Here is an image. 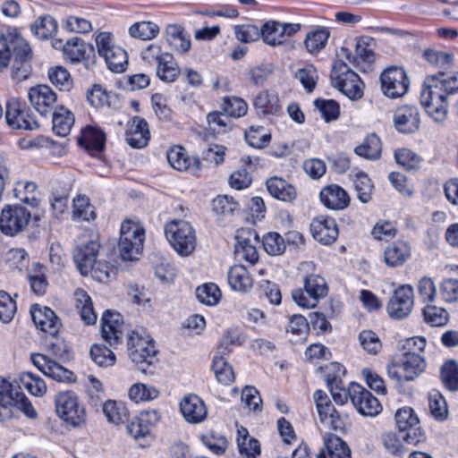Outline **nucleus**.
<instances>
[{
	"instance_id": "obj_1",
	"label": "nucleus",
	"mask_w": 458,
	"mask_h": 458,
	"mask_svg": "<svg viewBox=\"0 0 458 458\" xmlns=\"http://www.w3.org/2000/svg\"><path fill=\"white\" fill-rule=\"evenodd\" d=\"M458 92V72L439 71L425 78L420 92V103L436 123L446 120L449 98Z\"/></svg>"
},
{
	"instance_id": "obj_2",
	"label": "nucleus",
	"mask_w": 458,
	"mask_h": 458,
	"mask_svg": "<svg viewBox=\"0 0 458 458\" xmlns=\"http://www.w3.org/2000/svg\"><path fill=\"white\" fill-rule=\"evenodd\" d=\"M9 38L0 41V69L6 68L12 59V78L17 81H25L32 71V50L17 32L10 34Z\"/></svg>"
},
{
	"instance_id": "obj_3",
	"label": "nucleus",
	"mask_w": 458,
	"mask_h": 458,
	"mask_svg": "<svg viewBox=\"0 0 458 458\" xmlns=\"http://www.w3.org/2000/svg\"><path fill=\"white\" fill-rule=\"evenodd\" d=\"M15 409L21 411L30 419L38 415L29 398L20 387L13 386L9 381L0 377V420L13 417Z\"/></svg>"
},
{
	"instance_id": "obj_4",
	"label": "nucleus",
	"mask_w": 458,
	"mask_h": 458,
	"mask_svg": "<svg viewBox=\"0 0 458 458\" xmlns=\"http://www.w3.org/2000/svg\"><path fill=\"white\" fill-rule=\"evenodd\" d=\"M165 236L173 249L181 257L193 253L197 246L194 228L184 220H172L165 225Z\"/></svg>"
},
{
	"instance_id": "obj_5",
	"label": "nucleus",
	"mask_w": 458,
	"mask_h": 458,
	"mask_svg": "<svg viewBox=\"0 0 458 458\" xmlns=\"http://www.w3.org/2000/svg\"><path fill=\"white\" fill-rule=\"evenodd\" d=\"M128 353L132 362L142 373H153L157 350L153 339L148 335L132 332L128 338Z\"/></svg>"
},
{
	"instance_id": "obj_6",
	"label": "nucleus",
	"mask_w": 458,
	"mask_h": 458,
	"mask_svg": "<svg viewBox=\"0 0 458 458\" xmlns=\"http://www.w3.org/2000/svg\"><path fill=\"white\" fill-rule=\"evenodd\" d=\"M144 229L131 220H125L120 229L118 250L124 261L136 259L143 249Z\"/></svg>"
},
{
	"instance_id": "obj_7",
	"label": "nucleus",
	"mask_w": 458,
	"mask_h": 458,
	"mask_svg": "<svg viewBox=\"0 0 458 458\" xmlns=\"http://www.w3.org/2000/svg\"><path fill=\"white\" fill-rule=\"evenodd\" d=\"M328 292L327 284L324 277L310 274L303 278V288L293 291L292 297L295 303L301 308H314L320 299Z\"/></svg>"
},
{
	"instance_id": "obj_8",
	"label": "nucleus",
	"mask_w": 458,
	"mask_h": 458,
	"mask_svg": "<svg viewBox=\"0 0 458 458\" xmlns=\"http://www.w3.org/2000/svg\"><path fill=\"white\" fill-rule=\"evenodd\" d=\"M330 77L333 86L350 99H359L363 96V82L346 64L336 62Z\"/></svg>"
},
{
	"instance_id": "obj_9",
	"label": "nucleus",
	"mask_w": 458,
	"mask_h": 458,
	"mask_svg": "<svg viewBox=\"0 0 458 458\" xmlns=\"http://www.w3.org/2000/svg\"><path fill=\"white\" fill-rule=\"evenodd\" d=\"M55 411L58 417L73 427H80L86 420V411L72 391L59 392L55 396Z\"/></svg>"
},
{
	"instance_id": "obj_10",
	"label": "nucleus",
	"mask_w": 458,
	"mask_h": 458,
	"mask_svg": "<svg viewBox=\"0 0 458 458\" xmlns=\"http://www.w3.org/2000/svg\"><path fill=\"white\" fill-rule=\"evenodd\" d=\"M95 41L98 53L105 59L108 69L114 72H123L128 64L127 53L122 47L114 45L112 34L99 32L96 35Z\"/></svg>"
},
{
	"instance_id": "obj_11",
	"label": "nucleus",
	"mask_w": 458,
	"mask_h": 458,
	"mask_svg": "<svg viewBox=\"0 0 458 458\" xmlns=\"http://www.w3.org/2000/svg\"><path fill=\"white\" fill-rule=\"evenodd\" d=\"M381 89L389 98L403 97L409 89L410 80L402 67L391 66L384 70L380 75Z\"/></svg>"
},
{
	"instance_id": "obj_12",
	"label": "nucleus",
	"mask_w": 458,
	"mask_h": 458,
	"mask_svg": "<svg viewBox=\"0 0 458 458\" xmlns=\"http://www.w3.org/2000/svg\"><path fill=\"white\" fill-rule=\"evenodd\" d=\"M30 217V213L22 206L7 205L0 215V231L5 235L14 236L26 228Z\"/></svg>"
},
{
	"instance_id": "obj_13",
	"label": "nucleus",
	"mask_w": 458,
	"mask_h": 458,
	"mask_svg": "<svg viewBox=\"0 0 458 458\" xmlns=\"http://www.w3.org/2000/svg\"><path fill=\"white\" fill-rule=\"evenodd\" d=\"M5 119L13 128L35 130L39 127L30 109L16 98H12L6 102Z\"/></svg>"
},
{
	"instance_id": "obj_14",
	"label": "nucleus",
	"mask_w": 458,
	"mask_h": 458,
	"mask_svg": "<svg viewBox=\"0 0 458 458\" xmlns=\"http://www.w3.org/2000/svg\"><path fill=\"white\" fill-rule=\"evenodd\" d=\"M65 59L72 64L83 63L86 69L90 70L96 64L95 49L92 45L79 37H73L63 46Z\"/></svg>"
},
{
	"instance_id": "obj_15",
	"label": "nucleus",
	"mask_w": 458,
	"mask_h": 458,
	"mask_svg": "<svg viewBox=\"0 0 458 458\" xmlns=\"http://www.w3.org/2000/svg\"><path fill=\"white\" fill-rule=\"evenodd\" d=\"M349 398L363 416L374 417L380 413L382 406L379 401L372 394L356 383H351L348 388Z\"/></svg>"
},
{
	"instance_id": "obj_16",
	"label": "nucleus",
	"mask_w": 458,
	"mask_h": 458,
	"mask_svg": "<svg viewBox=\"0 0 458 458\" xmlns=\"http://www.w3.org/2000/svg\"><path fill=\"white\" fill-rule=\"evenodd\" d=\"M414 292L410 284L399 286L393 293L387 304L388 315L396 319L406 318L413 308Z\"/></svg>"
},
{
	"instance_id": "obj_17",
	"label": "nucleus",
	"mask_w": 458,
	"mask_h": 458,
	"mask_svg": "<svg viewBox=\"0 0 458 458\" xmlns=\"http://www.w3.org/2000/svg\"><path fill=\"white\" fill-rule=\"evenodd\" d=\"M28 99L42 116H47L57 107V95L48 85L39 84L30 88Z\"/></svg>"
},
{
	"instance_id": "obj_18",
	"label": "nucleus",
	"mask_w": 458,
	"mask_h": 458,
	"mask_svg": "<svg viewBox=\"0 0 458 458\" xmlns=\"http://www.w3.org/2000/svg\"><path fill=\"white\" fill-rule=\"evenodd\" d=\"M31 361L44 375L56 381L72 382L74 380V375L72 371L44 354H31Z\"/></svg>"
},
{
	"instance_id": "obj_19",
	"label": "nucleus",
	"mask_w": 458,
	"mask_h": 458,
	"mask_svg": "<svg viewBox=\"0 0 458 458\" xmlns=\"http://www.w3.org/2000/svg\"><path fill=\"white\" fill-rule=\"evenodd\" d=\"M394 125L395 129L404 134L417 131L420 124V111L417 106L405 105L399 106L394 114Z\"/></svg>"
},
{
	"instance_id": "obj_20",
	"label": "nucleus",
	"mask_w": 458,
	"mask_h": 458,
	"mask_svg": "<svg viewBox=\"0 0 458 458\" xmlns=\"http://www.w3.org/2000/svg\"><path fill=\"white\" fill-rule=\"evenodd\" d=\"M100 243L96 240H90L76 247L73 260L81 276L89 274L92 265L97 261Z\"/></svg>"
},
{
	"instance_id": "obj_21",
	"label": "nucleus",
	"mask_w": 458,
	"mask_h": 458,
	"mask_svg": "<svg viewBox=\"0 0 458 458\" xmlns=\"http://www.w3.org/2000/svg\"><path fill=\"white\" fill-rule=\"evenodd\" d=\"M123 318L121 314L106 310L101 318V334L102 337L111 346L117 345L122 343L123 339Z\"/></svg>"
},
{
	"instance_id": "obj_22",
	"label": "nucleus",
	"mask_w": 458,
	"mask_h": 458,
	"mask_svg": "<svg viewBox=\"0 0 458 458\" xmlns=\"http://www.w3.org/2000/svg\"><path fill=\"white\" fill-rule=\"evenodd\" d=\"M313 238L324 245L335 242L338 237V227L335 220L328 216H318L310 224Z\"/></svg>"
},
{
	"instance_id": "obj_23",
	"label": "nucleus",
	"mask_w": 458,
	"mask_h": 458,
	"mask_svg": "<svg viewBox=\"0 0 458 458\" xmlns=\"http://www.w3.org/2000/svg\"><path fill=\"white\" fill-rule=\"evenodd\" d=\"M30 314L37 328L48 333L52 336L58 332L61 323L50 308L34 304L31 306Z\"/></svg>"
},
{
	"instance_id": "obj_24",
	"label": "nucleus",
	"mask_w": 458,
	"mask_h": 458,
	"mask_svg": "<svg viewBox=\"0 0 458 458\" xmlns=\"http://www.w3.org/2000/svg\"><path fill=\"white\" fill-rule=\"evenodd\" d=\"M341 52L350 64L362 72H366L367 68L374 62V52L369 47V40L367 38L358 39L355 46V55H352L344 47L341 48Z\"/></svg>"
},
{
	"instance_id": "obj_25",
	"label": "nucleus",
	"mask_w": 458,
	"mask_h": 458,
	"mask_svg": "<svg viewBox=\"0 0 458 458\" xmlns=\"http://www.w3.org/2000/svg\"><path fill=\"white\" fill-rule=\"evenodd\" d=\"M180 409L185 420L198 424L205 420L208 408L205 403L196 394H189L181 401Z\"/></svg>"
},
{
	"instance_id": "obj_26",
	"label": "nucleus",
	"mask_w": 458,
	"mask_h": 458,
	"mask_svg": "<svg viewBox=\"0 0 458 458\" xmlns=\"http://www.w3.org/2000/svg\"><path fill=\"white\" fill-rule=\"evenodd\" d=\"M125 139L127 143L134 148H144L150 139L146 120L140 116H134L127 125Z\"/></svg>"
},
{
	"instance_id": "obj_27",
	"label": "nucleus",
	"mask_w": 458,
	"mask_h": 458,
	"mask_svg": "<svg viewBox=\"0 0 458 458\" xmlns=\"http://www.w3.org/2000/svg\"><path fill=\"white\" fill-rule=\"evenodd\" d=\"M167 161L173 168L178 171H190L195 175L199 174L201 169L199 159L191 158L185 149L180 146H175L167 152Z\"/></svg>"
},
{
	"instance_id": "obj_28",
	"label": "nucleus",
	"mask_w": 458,
	"mask_h": 458,
	"mask_svg": "<svg viewBox=\"0 0 458 458\" xmlns=\"http://www.w3.org/2000/svg\"><path fill=\"white\" fill-rule=\"evenodd\" d=\"M319 197L322 204L332 210H343L350 204L348 193L337 184H330L322 188Z\"/></svg>"
},
{
	"instance_id": "obj_29",
	"label": "nucleus",
	"mask_w": 458,
	"mask_h": 458,
	"mask_svg": "<svg viewBox=\"0 0 458 458\" xmlns=\"http://www.w3.org/2000/svg\"><path fill=\"white\" fill-rule=\"evenodd\" d=\"M411 257V247L406 242L399 241L387 246L384 251L386 266L396 267L403 266Z\"/></svg>"
},
{
	"instance_id": "obj_30",
	"label": "nucleus",
	"mask_w": 458,
	"mask_h": 458,
	"mask_svg": "<svg viewBox=\"0 0 458 458\" xmlns=\"http://www.w3.org/2000/svg\"><path fill=\"white\" fill-rule=\"evenodd\" d=\"M227 279L230 287L240 293H247L253 286V279L242 265L231 267L227 273Z\"/></svg>"
},
{
	"instance_id": "obj_31",
	"label": "nucleus",
	"mask_w": 458,
	"mask_h": 458,
	"mask_svg": "<svg viewBox=\"0 0 458 458\" xmlns=\"http://www.w3.org/2000/svg\"><path fill=\"white\" fill-rule=\"evenodd\" d=\"M50 114L55 134L60 137L69 135L74 124V114L64 106H57Z\"/></svg>"
},
{
	"instance_id": "obj_32",
	"label": "nucleus",
	"mask_w": 458,
	"mask_h": 458,
	"mask_svg": "<svg viewBox=\"0 0 458 458\" xmlns=\"http://www.w3.org/2000/svg\"><path fill=\"white\" fill-rule=\"evenodd\" d=\"M400 363L405 381L414 380L426 369V360L421 354L403 353Z\"/></svg>"
},
{
	"instance_id": "obj_33",
	"label": "nucleus",
	"mask_w": 458,
	"mask_h": 458,
	"mask_svg": "<svg viewBox=\"0 0 458 458\" xmlns=\"http://www.w3.org/2000/svg\"><path fill=\"white\" fill-rule=\"evenodd\" d=\"M246 234L247 237H243L242 234L236 237L235 254L238 258L254 264L259 259V254L256 247L251 243V238L257 242H259V239L258 234L251 231L246 232Z\"/></svg>"
},
{
	"instance_id": "obj_34",
	"label": "nucleus",
	"mask_w": 458,
	"mask_h": 458,
	"mask_svg": "<svg viewBox=\"0 0 458 458\" xmlns=\"http://www.w3.org/2000/svg\"><path fill=\"white\" fill-rule=\"evenodd\" d=\"M166 40L174 50L180 53H186L191 46L190 35L182 26L176 24L166 27Z\"/></svg>"
},
{
	"instance_id": "obj_35",
	"label": "nucleus",
	"mask_w": 458,
	"mask_h": 458,
	"mask_svg": "<svg viewBox=\"0 0 458 458\" xmlns=\"http://www.w3.org/2000/svg\"><path fill=\"white\" fill-rule=\"evenodd\" d=\"M267 191L274 198L283 201H292L296 198L295 188L282 178L272 177L266 182Z\"/></svg>"
},
{
	"instance_id": "obj_36",
	"label": "nucleus",
	"mask_w": 458,
	"mask_h": 458,
	"mask_svg": "<svg viewBox=\"0 0 458 458\" xmlns=\"http://www.w3.org/2000/svg\"><path fill=\"white\" fill-rule=\"evenodd\" d=\"M75 307L80 312L81 319L87 325H93L97 321V314L93 310L91 298L87 292L81 288L75 290L74 293Z\"/></svg>"
},
{
	"instance_id": "obj_37",
	"label": "nucleus",
	"mask_w": 458,
	"mask_h": 458,
	"mask_svg": "<svg viewBox=\"0 0 458 458\" xmlns=\"http://www.w3.org/2000/svg\"><path fill=\"white\" fill-rule=\"evenodd\" d=\"M382 145L380 139L375 133L368 135L362 143L354 149L355 154L368 160H377L380 157Z\"/></svg>"
},
{
	"instance_id": "obj_38",
	"label": "nucleus",
	"mask_w": 458,
	"mask_h": 458,
	"mask_svg": "<svg viewBox=\"0 0 458 458\" xmlns=\"http://www.w3.org/2000/svg\"><path fill=\"white\" fill-rule=\"evenodd\" d=\"M180 74V70L173 55L165 52L163 58L157 64V75L165 82L174 81Z\"/></svg>"
},
{
	"instance_id": "obj_39",
	"label": "nucleus",
	"mask_w": 458,
	"mask_h": 458,
	"mask_svg": "<svg viewBox=\"0 0 458 458\" xmlns=\"http://www.w3.org/2000/svg\"><path fill=\"white\" fill-rule=\"evenodd\" d=\"M254 106L258 114L263 116L276 114L281 110L277 97L267 91H263L255 98Z\"/></svg>"
},
{
	"instance_id": "obj_40",
	"label": "nucleus",
	"mask_w": 458,
	"mask_h": 458,
	"mask_svg": "<svg viewBox=\"0 0 458 458\" xmlns=\"http://www.w3.org/2000/svg\"><path fill=\"white\" fill-rule=\"evenodd\" d=\"M72 217L74 220L90 221L96 218L94 206L85 195H78L73 199Z\"/></svg>"
},
{
	"instance_id": "obj_41",
	"label": "nucleus",
	"mask_w": 458,
	"mask_h": 458,
	"mask_svg": "<svg viewBox=\"0 0 458 458\" xmlns=\"http://www.w3.org/2000/svg\"><path fill=\"white\" fill-rule=\"evenodd\" d=\"M105 140L106 136L101 130L88 127L83 131L79 143L89 150L101 151L104 148Z\"/></svg>"
},
{
	"instance_id": "obj_42",
	"label": "nucleus",
	"mask_w": 458,
	"mask_h": 458,
	"mask_svg": "<svg viewBox=\"0 0 458 458\" xmlns=\"http://www.w3.org/2000/svg\"><path fill=\"white\" fill-rule=\"evenodd\" d=\"M102 411L110 423L119 425L127 420L128 411L123 403L107 400L102 404Z\"/></svg>"
},
{
	"instance_id": "obj_43",
	"label": "nucleus",
	"mask_w": 458,
	"mask_h": 458,
	"mask_svg": "<svg viewBox=\"0 0 458 458\" xmlns=\"http://www.w3.org/2000/svg\"><path fill=\"white\" fill-rule=\"evenodd\" d=\"M324 445L330 458H352L347 444L335 435H326Z\"/></svg>"
},
{
	"instance_id": "obj_44",
	"label": "nucleus",
	"mask_w": 458,
	"mask_h": 458,
	"mask_svg": "<svg viewBox=\"0 0 458 458\" xmlns=\"http://www.w3.org/2000/svg\"><path fill=\"white\" fill-rule=\"evenodd\" d=\"M212 368L218 382L229 385L234 380L233 369L226 361L225 355L216 352L213 359Z\"/></svg>"
},
{
	"instance_id": "obj_45",
	"label": "nucleus",
	"mask_w": 458,
	"mask_h": 458,
	"mask_svg": "<svg viewBox=\"0 0 458 458\" xmlns=\"http://www.w3.org/2000/svg\"><path fill=\"white\" fill-rule=\"evenodd\" d=\"M30 30L39 39H47L57 31V22L52 16H41L31 24Z\"/></svg>"
},
{
	"instance_id": "obj_46",
	"label": "nucleus",
	"mask_w": 458,
	"mask_h": 458,
	"mask_svg": "<svg viewBox=\"0 0 458 458\" xmlns=\"http://www.w3.org/2000/svg\"><path fill=\"white\" fill-rule=\"evenodd\" d=\"M263 41L270 46H277L284 43L282 24L280 21H269L261 28Z\"/></svg>"
},
{
	"instance_id": "obj_47",
	"label": "nucleus",
	"mask_w": 458,
	"mask_h": 458,
	"mask_svg": "<svg viewBox=\"0 0 458 458\" xmlns=\"http://www.w3.org/2000/svg\"><path fill=\"white\" fill-rule=\"evenodd\" d=\"M318 412L322 423L327 424L335 430H342L344 428V419L331 403H327V404L318 410Z\"/></svg>"
},
{
	"instance_id": "obj_48",
	"label": "nucleus",
	"mask_w": 458,
	"mask_h": 458,
	"mask_svg": "<svg viewBox=\"0 0 458 458\" xmlns=\"http://www.w3.org/2000/svg\"><path fill=\"white\" fill-rule=\"evenodd\" d=\"M45 267L36 263L33 269L28 275V280L31 291L38 296L46 294L48 288V282L45 276Z\"/></svg>"
},
{
	"instance_id": "obj_49",
	"label": "nucleus",
	"mask_w": 458,
	"mask_h": 458,
	"mask_svg": "<svg viewBox=\"0 0 458 458\" xmlns=\"http://www.w3.org/2000/svg\"><path fill=\"white\" fill-rule=\"evenodd\" d=\"M19 378L21 385L30 394L40 397L46 394L47 385L39 376L32 372H22Z\"/></svg>"
},
{
	"instance_id": "obj_50",
	"label": "nucleus",
	"mask_w": 458,
	"mask_h": 458,
	"mask_svg": "<svg viewBox=\"0 0 458 458\" xmlns=\"http://www.w3.org/2000/svg\"><path fill=\"white\" fill-rule=\"evenodd\" d=\"M329 36V30L326 28H318L309 32L304 40L306 49L310 54L318 53L325 47Z\"/></svg>"
},
{
	"instance_id": "obj_51",
	"label": "nucleus",
	"mask_w": 458,
	"mask_h": 458,
	"mask_svg": "<svg viewBox=\"0 0 458 458\" xmlns=\"http://www.w3.org/2000/svg\"><path fill=\"white\" fill-rule=\"evenodd\" d=\"M428 400L431 415L437 420H445L448 416V409L442 394L437 390H432L428 394Z\"/></svg>"
},
{
	"instance_id": "obj_52",
	"label": "nucleus",
	"mask_w": 458,
	"mask_h": 458,
	"mask_svg": "<svg viewBox=\"0 0 458 458\" xmlns=\"http://www.w3.org/2000/svg\"><path fill=\"white\" fill-rule=\"evenodd\" d=\"M243 431L244 436L237 437L239 452L243 458H257L261 453L259 442L250 437L248 430Z\"/></svg>"
},
{
	"instance_id": "obj_53",
	"label": "nucleus",
	"mask_w": 458,
	"mask_h": 458,
	"mask_svg": "<svg viewBox=\"0 0 458 458\" xmlns=\"http://www.w3.org/2000/svg\"><path fill=\"white\" fill-rule=\"evenodd\" d=\"M159 32V27L152 21H140L131 25L129 33L135 38L149 40L154 38Z\"/></svg>"
},
{
	"instance_id": "obj_54",
	"label": "nucleus",
	"mask_w": 458,
	"mask_h": 458,
	"mask_svg": "<svg viewBox=\"0 0 458 458\" xmlns=\"http://www.w3.org/2000/svg\"><path fill=\"white\" fill-rule=\"evenodd\" d=\"M37 185L33 182H18L14 189L15 196L31 207H38L39 199L36 196Z\"/></svg>"
},
{
	"instance_id": "obj_55",
	"label": "nucleus",
	"mask_w": 458,
	"mask_h": 458,
	"mask_svg": "<svg viewBox=\"0 0 458 458\" xmlns=\"http://www.w3.org/2000/svg\"><path fill=\"white\" fill-rule=\"evenodd\" d=\"M295 78L308 93H311L316 88L318 74L312 64H306L304 67L298 69Z\"/></svg>"
},
{
	"instance_id": "obj_56",
	"label": "nucleus",
	"mask_w": 458,
	"mask_h": 458,
	"mask_svg": "<svg viewBox=\"0 0 458 458\" xmlns=\"http://www.w3.org/2000/svg\"><path fill=\"white\" fill-rule=\"evenodd\" d=\"M196 296L201 303L213 306L220 301L221 291L213 283L205 284L196 289Z\"/></svg>"
},
{
	"instance_id": "obj_57",
	"label": "nucleus",
	"mask_w": 458,
	"mask_h": 458,
	"mask_svg": "<svg viewBox=\"0 0 458 458\" xmlns=\"http://www.w3.org/2000/svg\"><path fill=\"white\" fill-rule=\"evenodd\" d=\"M353 182L358 194V199L363 203H368L371 199L374 188L368 174L363 172L357 173L354 175Z\"/></svg>"
},
{
	"instance_id": "obj_58",
	"label": "nucleus",
	"mask_w": 458,
	"mask_h": 458,
	"mask_svg": "<svg viewBox=\"0 0 458 458\" xmlns=\"http://www.w3.org/2000/svg\"><path fill=\"white\" fill-rule=\"evenodd\" d=\"M128 394L131 400L139 403L156 399L159 391L154 386L136 383L130 387Z\"/></svg>"
},
{
	"instance_id": "obj_59",
	"label": "nucleus",
	"mask_w": 458,
	"mask_h": 458,
	"mask_svg": "<svg viewBox=\"0 0 458 458\" xmlns=\"http://www.w3.org/2000/svg\"><path fill=\"white\" fill-rule=\"evenodd\" d=\"M424 320L431 327H443L449 319L448 312L440 307L428 305L423 310Z\"/></svg>"
},
{
	"instance_id": "obj_60",
	"label": "nucleus",
	"mask_w": 458,
	"mask_h": 458,
	"mask_svg": "<svg viewBox=\"0 0 458 458\" xmlns=\"http://www.w3.org/2000/svg\"><path fill=\"white\" fill-rule=\"evenodd\" d=\"M395 421L400 433H404L405 430L420 424L417 414L411 407L399 409L395 412Z\"/></svg>"
},
{
	"instance_id": "obj_61",
	"label": "nucleus",
	"mask_w": 458,
	"mask_h": 458,
	"mask_svg": "<svg viewBox=\"0 0 458 458\" xmlns=\"http://www.w3.org/2000/svg\"><path fill=\"white\" fill-rule=\"evenodd\" d=\"M89 353L92 360L100 367L113 366L116 360L114 352L102 344H93Z\"/></svg>"
},
{
	"instance_id": "obj_62",
	"label": "nucleus",
	"mask_w": 458,
	"mask_h": 458,
	"mask_svg": "<svg viewBox=\"0 0 458 458\" xmlns=\"http://www.w3.org/2000/svg\"><path fill=\"white\" fill-rule=\"evenodd\" d=\"M441 380L450 391H458V364L450 360L441 368Z\"/></svg>"
},
{
	"instance_id": "obj_63",
	"label": "nucleus",
	"mask_w": 458,
	"mask_h": 458,
	"mask_svg": "<svg viewBox=\"0 0 458 458\" xmlns=\"http://www.w3.org/2000/svg\"><path fill=\"white\" fill-rule=\"evenodd\" d=\"M423 57L431 64L440 68V71L448 70L453 64L454 55L452 54L427 49L423 52Z\"/></svg>"
},
{
	"instance_id": "obj_64",
	"label": "nucleus",
	"mask_w": 458,
	"mask_h": 458,
	"mask_svg": "<svg viewBox=\"0 0 458 458\" xmlns=\"http://www.w3.org/2000/svg\"><path fill=\"white\" fill-rule=\"evenodd\" d=\"M48 78L53 85L60 90H69L72 85V80L69 72L62 67L56 66L49 69Z\"/></svg>"
}]
</instances>
